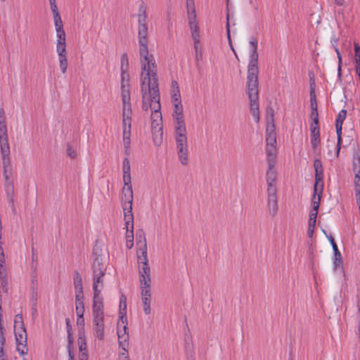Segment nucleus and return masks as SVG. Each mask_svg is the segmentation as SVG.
Wrapping results in <instances>:
<instances>
[{"mask_svg": "<svg viewBox=\"0 0 360 360\" xmlns=\"http://www.w3.org/2000/svg\"><path fill=\"white\" fill-rule=\"evenodd\" d=\"M78 345L80 352H86V342L84 337V332L82 331V330H79Z\"/></svg>", "mask_w": 360, "mask_h": 360, "instance_id": "27", "label": "nucleus"}, {"mask_svg": "<svg viewBox=\"0 0 360 360\" xmlns=\"http://www.w3.org/2000/svg\"><path fill=\"white\" fill-rule=\"evenodd\" d=\"M312 209L310 211L309 222L316 223L318 214V210L320 205V198H312L311 199Z\"/></svg>", "mask_w": 360, "mask_h": 360, "instance_id": "17", "label": "nucleus"}, {"mask_svg": "<svg viewBox=\"0 0 360 360\" xmlns=\"http://www.w3.org/2000/svg\"><path fill=\"white\" fill-rule=\"evenodd\" d=\"M9 145L6 122H0V146Z\"/></svg>", "mask_w": 360, "mask_h": 360, "instance_id": "22", "label": "nucleus"}, {"mask_svg": "<svg viewBox=\"0 0 360 360\" xmlns=\"http://www.w3.org/2000/svg\"><path fill=\"white\" fill-rule=\"evenodd\" d=\"M136 243L139 247L137 251L138 263L141 266L148 264L147 257V244L145 233L143 229H139L136 232Z\"/></svg>", "mask_w": 360, "mask_h": 360, "instance_id": "7", "label": "nucleus"}, {"mask_svg": "<svg viewBox=\"0 0 360 360\" xmlns=\"http://www.w3.org/2000/svg\"><path fill=\"white\" fill-rule=\"evenodd\" d=\"M93 331L100 340L104 339V304L93 303Z\"/></svg>", "mask_w": 360, "mask_h": 360, "instance_id": "4", "label": "nucleus"}, {"mask_svg": "<svg viewBox=\"0 0 360 360\" xmlns=\"http://www.w3.org/2000/svg\"><path fill=\"white\" fill-rule=\"evenodd\" d=\"M101 250L95 246L93 250V255L94 256V262L92 264V271L93 274H101L106 272V266L103 263V259L101 257V255L100 254Z\"/></svg>", "mask_w": 360, "mask_h": 360, "instance_id": "13", "label": "nucleus"}, {"mask_svg": "<svg viewBox=\"0 0 360 360\" xmlns=\"http://www.w3.org/2000/svg\"><path fill=\"white\" fill-rule=\"evenodd\" d=\"M226 32H227V38H228V41H229V46L231 49V50L233 51V53L236 55V51H235V49L233 46V44H232V41H231V34H230V23H229V12H227V14H226Z\"/></svg>", "mask_w": 360, "mask_h": 360, "instance_id": "34", "label": "nucleus"}, {"mask_svg": "<svg viewBox=\"0 0 360 360\" xmlns=\"http://www.w3.org/2000/svg\"><path fill=\"white\" fill-rule=\"evenodd\" d=\"M333 46L335 48V51L337 53L338 58V79L340 80H341V77H342V70H341V67H342V57H341V54H340V53L339 51V49L336 46V45L333 44Z\"/></svg>", "mask_w": 360, "mask_h": 360, "instance_id": "38", "label": "nucleus"}, {"mask_svg": "<svg viewBox=\"0 0 360 360\" xmlns=\"http://www.w3.org/2000/svg\"><path fill=\"white\" fill-rule=\"evenodd\" d=\"M122 100V109H131V103H130V96H128V93L125 92L124 94Z\"/></svg>", "mask_w": 360, "mask_h": 360, "instance_id": "44", "label": "nucleus"}, {"mask_svg": "<svg viewBox=\"0 0 360 360\" xmlns=\"http://www.w3.org/2000/svg\"><path fill=\"white\" fill-rule=\"evenodd\" d=\"M139 273L140 277V283L141 288V299L147 297L151 300L150 294V269L148 264L144 266L139 265Z\"/></svg>", "mask_w": 360, "mask_h": 360, "instance_id": "6", "label": "nucleus"}, {"mask_svg": "<svg viewBox=\"0 0 360 360\" xmlns=\"http://www.w3.org/2000/svg\"><path fill=\"white\" fill-rule=\"evenodd\" d=\"M65 323L67 327L68 332V342H70V344H73V338L72 335V326L70 324V321L69 319H65Z\"/></svg>", "mask_w": 360, "mask_h": 360, "instance_id": "43", "label": "nucleus"}, {"mask_svg": "<svg viewBox=\"0 0 360 360\" xmlns=\"http://www.w3.org/2000/svg\"><path fill=\"white\" fill-rule=\"evenodd\" d=\"M315 226L316 223L309 222V226L307 230V236L309 238L313 237Z\"/></svg>", "mask_w": 360, "mask_h": 360, "instance_id": "63", "label": "nucleus"}, {"mask_svg": "<svg viewBox=\"0 0 360 360\" xmlns=\"http://www.w3.org/2000/svg\"><path fill=\"white\" fill-rule=\"evenodd\" d=\"M153 139L155 145L160 146L163 139V129L162 127H158V129H151Z\"/></svg>", "mask_w": 360, "mask_h": 360, "instance_id": "25", "label": "nucleus"}, {"mask_svg": "<svg viewBox=\"0 0 360 360\" xmlns=\"http://www.w3.org/2000/svg\"><path fill=\"white\" fill-rule=\"evenodd\" d=\"M2 288L4 292H8V287L7 276H0V288Z\"/></svg>", "mask_w": 360, "mask_h": 360, "instance_id": "45", "label": "nucleus"}, {"mask_svg": "<svg viewBox=\"0 0 360 360\" xmlns=\"http://www.w3.org/2000/svg\"><path fill=\"white\" fill-rule=\"evenodd\" d=\"M187 12L195 11L194 0H186Z\"/></svg>", "mask_w": 360, "mask_h": 360, "instance_id": "60", "label": "nucleus"}, {"mask_svg": "<svg viewBox=\"0 0 360 360\" xmlns=\"http://www.w3.org/2000/svg\"><path fill=\"white\" fill-rule=\"evenodd\" d=\"M355 64H360V46L359 44H354Z\"/></svg>", "mask_w": 360, "mask_h": 360, "instance_id": "53", "label": "nucleus"}, {"mask_svg": "<svg viewBox=\"0 0 360 360\" xmlns=\"http://www.w3.org/2000/svg\"><path fill=\"white\" fill-rule=\"evenodd\" d=\"M150 64L152 68V70H150V79H153V81L152 82L153 84L151 85L152 98H150V103L149 104V106L152 112H160L161 105L160 102V96L158 86V69L157 64L155 63V60L153 54H150Z\"/></svg>", "mask_w": 360, "mask_h": 360, "instance_id": "3", "label": "nucleus"}, {"mask_svg": "<svg viewBox=\"0 0 360 360\" xmlns=\"http://www.w3.org/2000/svg\"><path fill=\"white\" fill-rule=\"evenodd\" d=\"M66 37L57 38L56 51L58 54V57H63L67 56L66 51Z\"/></svg>", "mask_w": 360, "mask_h": 360, "instance_id": "20", "label": "nucleus"}, {"mask_svg": "<svg viewBox=\"0 0 360 360\" xmlns=\"http://www.w3.org/2000/svg\"><path fill=\"white\" fill-rule=\"evenodd\" d=\"M58 58H59L60 69L63 73H65L67 71L68 65L67 56H63V57H58Z\"/></svg>", "mask_w": 360, "mask_h": 360, "instance_id": "40", "label": "nucleus"}, {"mask_svg": "<svg viewBox=\"0 0 360 360\" xmlns=\"http://www.w3.org/2000/svg\"><path fill=\"white\" fill-rule=\"evenodd\" d=\"M310 103L311 110H318L316 95H310Z\"/></svg>", "mask_w": 360, "mask_h": 360, "instance_id": "59", "label": "nucleus"}, {"mask_svg": "<svg viewBox=\"0 0 360 360\" xmlns=\"http://www.w3.org/2000/svg\"><path fill=\"white\" fill-rule=\"evenodd\" d=\"M124 219L125 221V228L127 231L129 233L130 230L134 229V215L132 211L124 212Z\"/></svg>", "mask_w": 360, "mask_h": 360, "instance_id": "26", "label": "nucleus"}, {"mask_svg": "<svg viewBox=\"0 0 360 360\" xmlns=\"http://www.w3.org/2000/svg\"><path fill=\"white\" fill-rule=\"evenodd\" d=\"M121 89H122V98H123L125 92L128 93V96H130V91H129V84H121Z\"/></svg>", "mask_w": 360, "mask_h": 360, "instance_id": "61", "label": "nucleus"}, {"mask_svg": "<svg viewBox=\"0 0 360 360\" xmlns=\"http://www.w3.org/2000/svg\"><path fill=\"white\" fill-rule=\"evenodd\" d=\"M150 301L151 300H148L147 297L143 299L142 300L143 305V311L146 314H150Z\"/></svg>", "mask_w": 360, "mask_h": 360, "instance_id": "47", "label": "nucleus"}, {"mask_svg": "<svg viewBox=\"0 0 360 360\" xmlns=\"http://www.w3.org/2000/svg\"><path fill=\"white\" fill-rule=\"evenodd\" d=\"M277 179V172L275 167L268 166V169L266 174V180L267 184H276Z\"/></svg>", "mask_w": 360, "mask_h": 360, "instance_id": "23", "label": "nucleus"}, {"mask_svg": "<svg viewBox=\"0 0 360 360\" xmlns=\"http://www.w3.org/2000/svg\"><path fill=\"white\" fill-rule=\"evenodd\" d=\"M174 120L175 141L179 160L183 165H188V143L184 116L173 117Z\"/></svg>", "mask_w": 360, "mask_h": 360, "instance_id": "2", "label": "nucleus"}, {"mask_svg": "<svg viewBox=\"0 0 360 360\" xmlns=\"http://www.w3.org/2000/svg\"><path fill=\"white\" fill-rule=\"evenodd\" d=\"M314 167L315 169V184L312 198L316 197V198H320L321 199L323 190V169L321 160H314Z\"/></svg>", "mask_w": 360, "mask_h": 360, "instance_id": "8", "label": "nucleus"}, {"mask_svg": "<svg viewBox=\"0 0 360 360\" xmlns=\"http://www.w3.org/2000/svg\"><path fill=\"white\" fill-rule=\"evenodd\" d=\"M3 175L5 180L4 187L14 186L13 181L12 179V174L4 173L3 174Z\"/></svg>", "mask_w": 360, "mask_h": 360, "instance_id": "48", "label": "nucleus"}, {"mask_svg": "<svg viewBox=\"0 0 360 360\" xmlns=\"http://www.w3.org/2000/svg\"><path fill=\"white\" fill-rule=\"evenodd\" d=\"M25 328L22 315L21 314H16L14 319V329Z\"/></svg>", "mask_w": 360, "mask_h": 360, "instance_id": "32", "label": "nucleus"}, {"mask_svg": "<svg viewBox=\"0 0 360 360\" xmlns=\"http://www.w3.org/2000/svg\"><path fill=\"white\" fill-rule=\"evenodd\" d=\"M258 75L247 77V93L250 100V112H259L258 102Z\"/></svg>", "mask_w": 360, "mask_h": 360, "instance_id": "5", "label": "nucleus"}, {"mask_svg": "<svg viewBox=\"0 0 360 360\" xmlns=\"http://www.w3.org/2000/svg\"><path fill=\"white\" fill-rule=\"evenodd\" d=\"M191 36L193 40V44H197L198 41H200V34H199V27L198 24H192L189 25Z\"/></svg>", "mask_w": 360, "mask_h": 360, "instance_id": "29", "label": "nucleus"}, {"mask_svg": "<svg viewBox=\"0 0 360 360\" xmlns=\"http://www.w3.org/2000/svg\"><path fill=\"white\" fill-rule=\"evenodd\" d=\"M105 273L93 274V303H103V297L101 291L103 289V276Z\"/></svg>", "mask_w": 360, "mask_h": 360, "instance_id": "10", "label": "nucleus"}, {"mask_svg": "<svg viewBox=\"0 0 360 360\" xmlns=\"http://www.w3.org/2000/svg\"><path fill=\"white\" fill-rule=\"evenodd\" d=\"M53 21H54V25H55V27H56V30L57 38H59L60 37H65V30L63 29V21H62L60 15V16L53 17Z\"/></svg>", "mask_w": 360, "mask_h": 360, "instance_id": "21", "label": "nucleus"}, {"mask_svg": "<svg viewBox=\"0 0 360 360\" xmlns=\"http://www.w3.org/2000/svg\"><path fill=\"white\" fill-rule=\"evenodd\" d=\"M311 143L313 149L316 150L317 147L320 144V129L316 127H311Z\"/></svg>", "mask_w": 360, "mask_h": 360, "instance_id": "19", "label": "nucleus"}, {"mask_svg": "<svg viewBox=\"0 0 360 360\" xmlns=\"http://www.w3.org/2000/svg\"><path fill=\"white\" fill-rule=\"evenodd\" d=\"M0 150L2 158L3 174H12L9 145L4 144L0 146Z\"/></svg>", "mask_w": 360, "mask_h": 360, "instance_id": "15", "label": "nucleus"}, {"mask_svg": "<svg viewBox=\"0 0 360 360\" xmlns=\"http://www.w3.org/2000/svg\"><path fill=\"white\" fill-rule=\"evenodd\" d=\"M266 143L268 146H276V133L275 131L274 124H267L266 129Z\"/></svg>", "mask_w": 360, "mask_h": 360, "instance_id": "16", "label": "nucleus"}, {"mask_svg": "<svg viewBox=\"0 0 360 360\" xmlns=\"http://www.w3.org/2000/svg\"><path fill=\"white\" fill-rule=\"evenodd\" d=\"M199 44L200 41H198L197 44H194V49L195 51V60L197 61L201 60L202 58V53L200 49H199Z\"/></svg>", "mask_w": 360, "mask_h": 360, "instance_id": "51", "label": "nucleus"}, {"mask_svg": "<svg viewBox=\"0 0 360 360\" xmlns=\"http://www.w3.org/2000/svg\"><path fill=\"white\" fill-rule=\"evenodd\" d=\"M341 267L342 269V259L341 253L339 250H337V252L334 254V259H333V269L335 270H337L338 268Z\"/></svg>", "mask_w": 360, "mask_h": 360, "instance_id": "30", "label": "nucleus"}, {"mask_svg": "<svg viewBox=\"0 0 360 360\" xmlns=\"http://www.w3.org/2000/svg\"><path fill=\"white\" fill-rule=\"evenodd\" d=\"M122 170L123 173H130V162L127 158L123 160Z\"/></svg>", "mask_w": 360, "mask_h": 360, "instance_id": "55", "label": "nucleus"}, {"mask_svg": "<svg viewBox=\"0 0 360 360\" xmlns=\"http://www.w3.org/2000/svg\"><path fill=\"white\" fill-rule=\"evenodd\" d=\"M267 205L269 214L275 217L278 212L277 188L276 184H267Z\"/></svg>", "mask_w": 360, "mask_h": 360, "instance_id": "12", "label": "nucleus"}, {"mask_svg": "<svg viewBox=\"0 0 360 360\" xmlns=\"http://www.w3.org/2000/svg\"><path fill=\"white\" fill-rule=\"evenodd\" d=\"M15 342L17 345L16 350L20 355L24 356L27 354V336L25 328L14 329Z\"/></svg>", "mask_w": 360, "mask_h": 360, "instance_id": "11", "label": "nucleus"}, {"mask_svg": "<svg viewBox=\"0 0 360 360\" xmlns=\"http://www.w3.org/2000/svg\"><path fill=\"white\" fill-rule=\"evenodd\" d=\"M353 170L360 173V154L358 152L354 153L353 155Z\"/></svg>", "mask_w": 360, "mask_h": 360, "instance_id": "33", "label": "nucleus"}, {"mask_svg": "<svg viewBox=\"0 0 360 360\" xmlns=\"http://www.w3.org/2000/svg\"><path fill=\"white\" fill-rule=\"evenodd\" d=\"M172 99L173 103L180 104V102H181L179 86H176V89L172 91Z\"/></svg>", "mask_w": 360, "mask_h": 360, "instance_id": "39", "label": "nucleus"}, {"mask_svg": "<svg viewBox=\"0 0 360 360\" xmlns=\"http://www.w3.org/2000/svg\"><path fill=\"white\" fill-rule=\"evenodd\" d=\"M121 79H122L121 84H126L127 82V83L129 82V75L128 71L121 72Z\"/></svg>", "mask_w": 360, "mask_h": 360, "instance_id": "62", "label": "nucleus"}, {"mask_svg": "<svg viewBox=\"0 0 360 360\" xmlns=\"http://www.w3.org/2000/svg\"><path fill=\"white\" fill-rule=\"evenodd\" d=\"M346 116H347V110H345V109H342L341 110L338 115V117L336 118V120H335V125H338V124H343V122L344 120H345L346 118Z\"/></svg>", "mask_w": 360, "mask_h": 360, "instance_id": "42", "label": "nucleus"}, {"mask_svg": "<svg viewBox=\"0 0 360 360\" xmlns=\"http://www.w3.org/2000/svg\"><path fill=\"white\" fill-rule=\"evenodd\" d=\"M336 128V133L338 136V142H337V156L339 155L340 148H341V143H342V124H338L335 125Z\"/></svg>", "mask_w": 360, "mask_h": 360, "instance_id": "31", "label": "nucleus"}, {"mask_svg": "<svg viewBox=\"0 0 360 360\" xmlns=\"http://www.w3.org/2000/svg\"><path fill=\"white\" fill-rule=\"evenodd\" d=\"M75 304L80 302L84 303V292L83 289L75 290Z\"/></svg>", "mask_w": 360, "mask_h": 360, "instance_id": "46", "label": "nucleus"}, {"mask_svg": "<svg viewBox=\"0 0 360 360\" xmlns=\"http://www.w3.org/2000/svg\"><path fill=\"white\" fill-rule=\"evenodd\" d=\"M187 15L189 25L198 23L195 11L187 12Z\"/></svg>", "mask_w": 360, "mask_h": 360, "instance_id": "52", "label": "nucleus"}, {"mask_svg": "<svg viewBox=\"0 0 360 360\" xmlns=\"http://www.w3.org/2000/svg\"><path fill=\"white\" fill-rule=\"evenodd\" d=\"M123 212L129 213L132 211L133 190L132 187L124 186L122 192Z\"/></svg>", "mask_w": 360, "mask_h": 360, "instance_id": "14", "label": "nucleus"}, {"mask_svg": "<svg viewBox=\"0 0 360 360\" xmlns=\"http://www.w3.org/2000/svg\"><path fill=\"white\" fill-rule=\"evenodd\" d=\"M274 110L272 107L269 106L266 110L267 124H274Z\"/></svg>", "mask_w": 360, "mask_h": 360, "instance_id": "41", "label": "nucleus"}, {"mask_svg": "<svg viewBox=\"0 0 360 360\" xmlns=\"http://www.w3.org/2000/svg\"><path fill=\"white\" fill-rule=\"evenodd\" d=\"M129 69V59L128 56L126 53H124L121 57V72L128 71Z\"/></svg>", "mask_w": 360, "mask_h": 360, "instance_id": "35", "label": "nucleus"}, {"mask_svg": "<svg viewBox=\"0 0 360 360\" xmlns=\"http://www.w3.org/2000/svg\"><path fill=\"white\" fill-rule=\"evenodd\" d=\"M126 239L127 243H130V246H128V248H131L133 246V240H134V232L133 230H130L129 233L127 231L126 233Z\"/></svg>", "mask_w": 360, "mask_h": 360, "instance_id": "57", "label": "nucleus"}, {"mask_svg": "<svg viewBox=\"0 0 360 360\" xmlns=\"http://www.w3.org/2000/svg\"><path fill=\"white\" fill-rule=\"evenodd\" d=\"M67 155L71 158H75L77 155L76 150L72 147L70 144L67 145L66 147Z\"/></svg>", "mask_w": 360, "mask_h": 360, "instance_id": "49", "label": "nucleus"}, {"mask_svg": "<svg viewBox=\"0 0 360 360\" xmlns=\"http://www.w3.org/2000/svg\"><path fill=\"white\" fill-rule=\"evenodd\" d=\"M7 276V269L5 264V259H0V276Z\"/></svg>", "mask_w": 360, "mask_h": 360, "instance_id": "56", "label": "nucleus"}, {"mask_svg": "<svg viewBox=\"0 0 360 360\" xmlns=\"http://www.w3.org/2000/svg\"><path fill=\"white\" fill-rule=\"evenodd\" d=\"M4 190L6 192L7 201L11 202L12 200H15L14 186L4 187Z\"/></svg>", "mask_w": 360, "mask_h": 360, "instance_id": "37", "label": "nucleus"}, {"mask_svg": "<svg viewBox=\"0 0 360 360\" xmlns=\"http://www.w3.org/2000/svg\"><path fill=\"white\" fill-rule=\"evenodd\" d=\"M251 45V50L250 53V60L248 66V75L254 76L258 75V58L259 55L257 53V40L256 38L252 37L250 41Z\"/></svg>", "mask_w": 360, "mask_h": 360, "instance_id": "9", "label": "nucleus"}, {"mask_svg": "<svg viewBox=\"0 0 360 360\" xmlns=\"http://www.w3.org/2000/svg\"><path fill=\"white\" fill-rule=\"evenodd\" d=\"M75 305H76L75 311H76L77 316H80L81 315H84V311H85L84 304L78 302V303L75 304Z\"/></svg>", "mask_w": 360, "mask_h": 360, "instance_id": "50", "label": "nucleus"}, {"mask_svg": "<svg viewBox=\"0 0 360 360\" xmlns=\"http://www.w3.org/2000/svg\"><path fill=\"white\" fill-rule=\"evenodd\" d=\"M266 160L268 166L275 167L276 162V146L266 147Z\"/></svg>", "mask_w": 360, "mask_h": 360, "instance_id": "18", "label": "nucleus"}, {"mask_svg": "<svg viewBox=\"0 0 360 360\" xmlns=\"http://www.w3.org/2000/svg\"><path fill=\"white\" fill-rule=\"evenodd\" d=\"M127 326H124L123 330H117V336L120 346L126 345L128 346L129 342V334L127 333Z\"/></svg>", "mask_w": 360, "mask_h": 360, "instance_id": "24", "label": "nucleus"}, {"mask_svg": "<svg viewBox=\"0 0 360 360\" xmlns=\"http://www.w3.org/2000/svg\"><path fill=\"white\" fill-rule=\"evenodd\" d=\"M151 122H162V114H161V112H152V114H151Z\"/></svg>", "mask_w": 360, "mask_h": 360, "instance_id": "58", "label": "nucleus"}, {"mask_svg": "<svg viewBox=\"0 0 360 360\" xmlns=\"http://www.w3.org/2000/svg\"><path fill=\"white\" fill-rule=\"evenodd\" d=\"M73 284L75 290L83 289L82 278L77 270L74 271Z\"/></svg>", "mask_w": 360, "mask_h": 360, "instance_id": "28", "label": "nucleus"}, {"mask_svg": "<svg viewBox=\"0 0 360 360\" xmlns=\"http://www.w3.org/2000/svg\"><path fill=\"white\" fill-rule=\"evenodd\" d=\"M354 189L355 191H360V176L359 175V173L355 175Z\"/></svg>", "mask_w": 360, "mask_h": 360, "instance_id": "64", "label": "nucleus"}, {"mask_svg": "<svg viewBox=\"0 0 360 360\" xmlns=\"http://www.w3.org/2000/svg\"><path fill=\"white\" fill-rule=\"evenodd\" d=\"M123 181L124 186L125 187H132L131 184V174L130 173H123Z\"/></svg>", "mask_w": 360, "mask_h": 360, "instance_id": "54", "label": "nucleus"}, {"mask_svg": "<svg viewBox=\"0 0 360 360\" xmlns=\"http://www.w3.org/2000/svg\"><path fill=\"white\" fill-rule=\"evenodd\" d=\"M173 104H174V112L172 114V117H175L184 116L183 106H182L181 102H180V104L176 103H173Z\"/></svg>", "mask_w": 360, "mask_h": 360, "instance_id": "36", "label": "nucleus"}, {"mask_svg": "<svg viewBox=\"0 0 360 360\" xmlns=\"http://www.w3.org/2000/svg\"><path fill=\"white\" fill-rule=\"evenodd\" d=\"M146 7L143 2L140 5L138 14V41L139 46V55L141 68V91L142 94V109L148 111L150 109L151 87L153 79H150V54L148 49V25L146 23Z\"/></svg>", "mask_w": 360, "mask_h": 360, "instance_id": "1", "label": "nucleus"}]
</instances>
